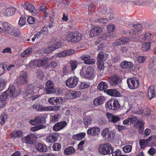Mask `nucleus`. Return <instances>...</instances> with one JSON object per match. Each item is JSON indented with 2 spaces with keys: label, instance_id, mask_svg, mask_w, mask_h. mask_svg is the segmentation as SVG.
Returning <instances> with one entry per match:
<instances>
[{
  "label": "nucleus",
  "instance_id": "b1692460",
  "mask_svg": "<svg viewBox=\"0 0 156 156\" xmlns=\"http://www.w3.org/2000/svg\"><path fill=\"white\" fill-rule=\"evenodd\" d=\"M133 124L136 128L139 129L140 132L142 131L144 129V123L142 119H140L138 120L137 118V120L133 122Z\"/></svg>",
  "mask_w": 156,
  "mask_h": 156
},
{
  "label": "nucleus",
  "instance_id": "1a4fd4ad",
  "mask_svg": "<svg viewBox=\"0 0 156 156\" xmlns=\"http://www.w3.org/2000/svg\"><path fill=\"white\" fill-rule=\"evenodd\" d=\"M4 92L6 93L7 97L8 96L12 99L16 98L18 94L17 90L12 85H10L7 90Z\"/></svg>",
  "mask_w": 156,
  "mask_h": 156
},
{
  "label": "nucleus",
  "instance_id": "6e6552de",
  "mask_svg": "<svg viewBox=\"0 0 156 156\" xmlns=\"http://www.w3.org/2000/svg\"><path fill=\"white\" fill-rule=\"evenodd\" d=\"M127 83L129 88L134 89L138 87L140 84V81L138 78L133 77L127 79Z\"/></svg>",
  "mask_w": 156,
  "mask_h": 156
},
{
  "label": "nucleus",
  "instance_id": "f03ea898",
  "mask_svg": "<svg viewBox=\"0 0 156 156\" xmlns=\"http://www.w3.org/2000/svg\"><path fill=\"white\" fill-rule=\"evenodd\" d=\"M80 74L83 78L87 79H92L94 77V69L90 66L87 67L85 66H83L80 70Z\"/></svg>",
  "mask_w": 156,
  "mask_h": 156
},
{
  "label": "nucleus",
  "instance_id": "f257e3e1",
  "mask_svg": "<svg viewBox=\"0 0 156 156\" xmlns=\"http://www.w3.org/2000/svg\"><path fill=\"white\" fill-rule=\"evenodd\" d=\"M2 26L6 34L16 37L20 36V31L10 24L7 22H4L2 23Z\"/></svg>",
  "mask_w": 156,
  "mask_h": 156
},
{
  "label": "nucleus",
  "instance_id": "7c9ffc66",
  "mask_svg": "<svg viewBox=\"0 0 156 156\" xmlns=\"http://www.w3.org/2000/svg\"><path fill=\"white\" fill-rule=\"evenodd\" d=\"M7 98L5 92H2L0 95V108L5 107L6 104V100Z\"/></svg>",
  "mask_w": 156,
  "mask_h": 156
},
{
  "label": "nucleus",
  "instance_id": "4c0bfd02",
  "mask_svg": "<svg viewBox=\"0 0 156 156\" xmlns=\"http://www.w3.org/2000/svg\"><path fill=\"white\" fill-rule=\"evenodd\" d=\"M32 51L33 49L31 48H28L21 53V56L23 58L27 57L32 53Z\"/></svg>",
  "mask_w": 156,
  "mask_h": 156
},
{
  "label": "nucleus",
  "instance_id": "c85d7f7f",
  "mask_svg": "<svg viewBox=\"0 0 156 156\" xmlns=\"http://www.w3.org/2000/svg\"><path fill=\"white\" fill-rule=\"evenodd\" d=\"M105 98L103 96H101L95 98L93 101L94 105L97 106L100 105L104 103Z\"/></svg>",
  "mask_w": 156,
  "mask_h": 156
},
{
  "label": "nucleus",
  "instance_id": "2eb2a0df",
  "mask_svg": "<svg viewBox=\"0 0 156 156\" xmlns=\"http://www.w3.org/2000/svg\"><path fill=\"white\" fill-rule=\"evenodd\" d=\"M23 7L25 9L27 10L33 15H36L37 13V11L35 9L34 6L29 2L25 3L23 5Z\"/></svg>",
  "mask_w": 156,
  "mask_h": 156
},
{
  "label": "nucleus",
  "instance_id": "3c124183",
  "mask_svg": "<svg viewBox=\"0 0 156 156\" xmlns=\"http://www.w3.org/2000/svg\"><path fill=\"white\" fill-rule=\"evenodd\" d=\"M52 148L54 151H58L60 150L61 148V145L58 143H55L54 144Z\"/></svg>",
  "mask_w": 156,
  "mask_h": 156
},
{
  "label": "nucleus",
  "instance_id": "338daca9",
  "mask_svg": "<svg viewBox=\"0 0 156 156\" xmlns=\"http://www.w3.org/2000/svg\"><path fill=\"white\" fill-rule=\"evenodd\" d=\"M114 27V25L112 24H109L108 26L107 27L108 31V32L110 34H111L112 31H113Z\"/></svg>",
  "mask_w": 156,
  "mask_h": 156
},
{
  "label": "nucleus",
  "instance_id": "6ab92c4d",
  "mask_svg": "<svg viewBox=\"0 0 156 156\" xmlns=\"http://www.w3.org/2000/svg\"><path fill=\"white\" fill-rule=\"evenodd\" d=\"M106 115L108 121L113 123L117 122L120 120V118L118 116L109 112L107 113Z\"/></svg>",
  "mask_w": 156,
  "mask_h": 156
},
{
  "label": "nucleus",
  "instance_id": "f3484780",
  "mask_svg": "<svg viewBox=\"0 0 156 156\" xmlns=\"http://www.w3.org/2000/svg\"><path fill=\"white\" fill-rule=\"evenodd\" d=\"M102 32V29L99 27L94 26L90 30V35L93 37L100 34Z\"/></svg>",
  "mask_w": 156,
  "mask_h": 156
},
{
  "label": "nucleus",
  "instance_id": "423d86ee",
  "mask_svg": "<svg viewBox=\"0 0 156 156\" xmlns=\"http://www.w3.org/2000/svg\"><path fill=\"white\" fill-rule=\"evenodd\" d=\"M106 106L109 109L116 110L119 108L120 105L117 100L111 99L106 103Z\"/></svg>",
  "mask_w": 156,
  "mask_h": 156
},
{
  "label": "nucleus",
  "instance_id": "6e6d98bb",
  "mask_svg": "<svg viewBox=\"0 0 156 156\" xmlns=\"http://www.w3.org/2000/svg\"><path fill=\"white\" fill-rule=\"evenodd\" d=\"M109 129L106 127L102 129L101 132V135L103 137H106L109 132Z\"/></svg>",
  "mask_w": 156,
  "mask_h": 156
},
{
  "label": "nucleus",
  "instance_id": "f704fd0d",
  "mask_svg": "<svg viewBox=\"0 0 156 156\" xmlns=\"http://www.w3.org/2000/svg\"><path fill=\"white\" fill-rule=\"evenodd\" d=\"M149 139H141L139 141V143L141 148H144L147 146H150Z\"/></svg>",
  "mask_w": 156,
  "mask_h": 156
},
{
  "label": "nucleus",
  "instance_id": "603ef678",
  "mask_svg": "<svg viewBox=\"0 0 156 156\" xmlns=\"http://www.w3.org/2000/svg\"><path fill=\"white\" fill-rule=\"evenodd\" d=\"M115 137V132L113 131H110L107 135V138L109 140H113Z\"/></svg>",
  "mask_w": 156,
  "mask_h": 156
},
{
  "label": "nucleus",
  "instance_id": "a878e982",
  "mask_svg": "<svg viewBox=\"0 0 156 156\" xmlns=\"http://www.w3.org/2000/svg\"><path fill=\"white\" fill-rule=\"evenodd\" d=\"M134 29L131 30L129 31V33L130 34H135L140 32V30L143 28V26L140 24L133 25Z\"/></svg>",
  "mask_w": 156,
  "mask_h": 156
},
{
  "label": "nucleus",
  "instance_id": "39448f33",
  "mask_svg": "<svg viewBox=\"0 0 156 156\" xmlns=\"http://www.w3.org/2000/svg\"><path fill=\"white\" fill-rule=\"evenodd\" d=\"M49 61V59L47 57H44L40 59L32 60L30 62V65L31 66H35L39 67L45 65Z\"/></svg>",
  "mask_w": 156,
  "mask_h": 156
},
{
  "label": "nucleus",
  "instance_id": "473e14b6",
  "mask_svg": "<svg viewBox=\"0 0 156 156\" xmlns=\"http://www.w3.org/2000/svg\"><path fill=\"white\" fill-rule=\"evenodd\" d=\"M130 39L126 37H122L120 39H118L114 43L115 46H118L121 44H125L128 42Z\"/></svg>",
  "mask_w": 156,
  "mask_h": 156
},
{
  "label": "nucleus",
  "instance_id": "ddd939ff",
  "mask_svg": "<svg viewBox=\"0 0 156 156\" xmlns=\"http://www.w3.org/2000/svg\"><path fill=\"white\" fill-rule=\"evenodd\" d=\"M59 137L58 133H51L48 135L46 138V141L48 143H53L55 142Z\"/></svg>",
  "mask_w": 156,
  "mask_h": 156
},
{
  "label": "nucleus",
  "instance_id": "412c9836",
  "mask_svg": "<svg viewBox=\"0 0 156 156\" xmlns=\"http://www.w3.org/2000/svg\"><path fill=\"white\" fill-rule=\"evenodd\" d=\"M15 11V9L11 7L3 9L2 12V13L4 16H9L13 15Z\"/></svg>",
  "mask_w": 156,
  "mask_h": 156
},
{
  "label": "nucleus",
  "instance_id": "e2e57ef3",
  "mask_svg": "<svg viewBox=\"0 0 156 156\" xmlns=\"http://www.w3.org/2000/svg\"><path fill=\"white\" fill-rule=\"evenodd\" d=\"M37 119L39 125H41L40 124L42 123L45 120V117L44 115H41L37 117Z\"/></svg>",
  "mask_w": 156,
  "mask_h": 156
},
{
  "label": "nucleus",
  "instance_id": "69168bd1",
  "mask_svg": "<svg viewBox=\"0 0 156 156\" xmlns=\"http://www.w3.org/2000/svg\"><path fill=\"white\" fill-rule=\"evenodd\" d=\"M54 51L57 49L61 47V44L60 42H58L57 43H55L52 44H51Z\"/></svg>",
  "mask_w": 156,
  "mask_h": 156
},
{
  "label": "nucleus",
  "instance_id": "f8f14e48",
  "mask_svg": "<svg viewBox=\"0 0 156 156\" xmlns=\"http://www.w3.org/2000/svg\"><path fill=\"white\" fill-rule=\"evenodd\" d=\"M108 80L111 86L115 87L119 84L121 79L118 76L114 75L109 77Z\"/></svg>",
  "mask_w": 156,
  "mask_h": 156
},
{
  "label": "nucleus",
  "instance_id": "680f3d73",
  "mask_svg": "<svg viewBox=\"0 0 156 156\" xmlns=\"http://www.w3.org/2000/svg\"><path fill=\"white\" fill-rule=\"evenodd\" d=\"M70 64L72 68V70L73 71L76 68L77 65V63L76 61H71Z\"/></svg>",
  "mask_w": 156,
  "mask_h": 156
},
{
  "label": "nucleus",
  "instance_id": "0eeeda50",
  "mask_svg": "<svg viewBox=\"0 0 156 156\" xmlns=\"http://www.w3.org/2000/svg\"><path fill=\"white\" fill-rule=\"evenodd\" d=\"M78 82V78L74 76L68 78L66 81V85L70 88H73L77 86Z\"/></svg>",
  "mask_w": 156,
  "mask_h": 156
},
{
  "label": "nucleus",
  "instance_id": "dca6fc26",
  "mask_svg": "<svg viewBox=\"0 0 156 156\" xmlns=\"http://www.w3.org/2000/svg\"><path fill=\"white\" fill-rule=\"evenodd\" d=\"M75 51L73 49H69L61 51L57 54V57L62 58L67 56H70L74 54Z\"/></svg>",
  "mask_w": 156,
  "mask_h": 156
},
{
  "label": "nucleus",
  "instance_id": "49530a36",
  "mask_svg": "<svg viewBox=\"0 0 156 156\" xmlns=\"http://www.w3.org/2000/svg\"><path fill=\"white\" fill-rule=\"evenodd\" d=\"M150 141V146H156V136H154L148 138Z\"/></svg>",
  "mask_w": 156,
  "mask_h": 156
},
{
  "label": "nucleus",
  "instance_id": "ea45409f",
  "mask_svg": "<svg viewBox=\"0 0 156 156\" xmlns=\"http://www.w3.org/2000/svg\"><path fill=\"white\" fill-rule=\"evenodd\" d=\"M76 151L75 149L72 147H69L65 149L64 151L65 155H69L74 153Z\"/></svg>",
  "mask_w": 156,
  "mask_h": 156
},
{
  "label": "nucleus",
  "instance_id": "a211bd4d",
  "mask_svg": "<svg viewBox=\"0 0 156 156\" xmlns=\"http://www.w3.org/2000/svg\"><path fill=\"white\" fill-rule=\"evenodd\" d=\"M100 131V129L99 127L94 126L89 129L87 130V133L90 136H96L99 134Z\"/></svg>",
  "mask_w": 156,
  "mask_h": 156
},
{
  "label": "nucleus",
  "instance_id": "864d4df0",
  "mask_svg": "<svg viewBox=\"0 0 156 156\" xmlns=\"http://www.w3.org/2000/svg\"><path fill=\"white\" fill-rule=\"evenodd\" d=\"M7 115L6 114H3L1 115L0 118V124L3 125L7 119Z\"/></svg>",
  "mask_w": 156,
  "mask_h": 156
},
{
  "label": "nucleus",
  "instance_id": "c9c22d12",
  "mask_svg": "<svg viewBox=\"0 0 156 156\" xmlns=\"http://www.w3.org/2000/svg\"><path fill=\"white\" fill-rule=\"evenodd\" d=\"M36 148L39 151L42 152H46L48 150L47 147L46 145H43L40 143H39L37 144Z\"/></svg>",
  "mask_w": 156,
  "mask_h": 156
},
{
  "label": "nucleus",
  "instance_id": "58836bf2",
  "mask_svg": "<svg viewBox=\"0 0 156 156\" xmlns=\"http://www.w3.org/2000/svg\"><path fill=\"white\" fill-rule=\"evenodd\" d=\"M133 66L132 62L127 61H123L121 64L120 66L124 69H129Z\"/></svg>",
  "mask_w": 156,
  "mask_h": 156
},
{
  "label": "nucleus",
  "instance_id": "5701e85b",
  "mask_svg": "<svg viewBox=\"0 0 156 156\" xmlns=\"http://www.w3.org/2000/svg\"><path fill=\"white\" fill-rule=\"evenodd\" d=\"M53 82L50 80L48 81L45 87V91L47 94L51 93L54 90Z\"/></svg>",
  "mask_w": 156,
  "mask_h": 156
},
{
  "label": "nucleus",
  "instance_id": "13d9d810",
  "mask_svg": "<svg viewBox=\"0 0 156 156\" xmlns=\"http://www.w3.org/2000/svg\"><path fill=\"white\" fill-rule=\"evenodd\" d=\"M60 107L58 106H47V110L48 111H57L60 109Z\"/></svg>",
  "mask_w": 156,
  "mask_h": 156
},
{
  "label": "nucleus",
  "instance_id": "72a5a7b5",
  "mask_svg": "<svg viewBox=\"0 0 156 156\" xmlns=\"http://www.w3.org/2000/svg\"><path fill=\"white\" fill-rule=\"evenodd\" d=\"M137 120L136 117H131L124 120L122 123L124 125H130Z\"/></svg>",
  "mask_w": 156,
  "mask_h": 156
},
{
  "label": "nucleus",
  "instance_id": "7ed1b4c3",
  "mask_svg": "<svg viewBox=\"0 0 156 156\" xmlns=\"http://www.w3.org/2000/svg\"><path fill=\"white\" fill-rule=\"evenodd\" d=\"M98 151L100 154L105 155L112 153L113 149L109 144L105 143L100 145Z\"/></svg>",
  "mask_w": 156,
  "mask_h": 156
},
{
  "label": "nucleus",
  "instance_id": "de8ad7c7",
  "mask_svg": "<svg viewBox=\"0 0 156 156\" xmlns=\"http://www.w3.org/2000/svg\"><path fill=\"white\" fill-rule=\"evenodd\" d=\"M151 44L149 42L143 43L141 47V49L143 51H147L150 49Z\"/></svg>",
  "mask_w": 156,
  "mask_h": 156
},
{
  "label": "nucleus",
  "instance_id": "8fccbe9b",
  "mask_svg": "<svg viewBox=\"0 0 156 156\" xmlns=\"http://www.w3.org/2000/svg\"><path fill=\"white\" fill-rule=\"evenodd\" d=\"M156 60V57H153L150 59L148 66L149 68H152L155 65Z\"/></svg>",
  "mask_w": 156,
  "mask_h": 156
},
{
  "label": "nucleus",
  "instance_id": "9d476101",
  "mask_svg": "<svg viewBox=\"0 0 156 156\" xmlns=\"http://www.w3.org/2000/svg\"><path fill=\"white\" fill-rule=\"evenodd\" d=\"M37 139V137L35 134H30L26 136L22 137V141L24 143L32 144L35 142Z\"/></svg>",
  "mask_w": 156,
  "mask_h": 156
},
{
  "label": "nucleus",
  "instance_id": "0e129e2a",
  "mask_svg": "<svg viewBox=\"0 0 156 156\" xmlns=\"http://www.w3.org/2000/svg\"><path fill=\"white\" fill-rule=\"evenodd\" d=\"M60 118V115L58 114H56L52 116L51 120L52 122H55L58 121Z\"/></svg>",
  "mask_w": 156,
  "mask_h": 156
},
{
  "label": "nucleus",
  "instance_id": "774afa93",
  "mask_svg": "<svg viewBox=\"0 0 156 156\" xmlns=\"http://www.w3.org/2000/svg\"><path fill=\"white\" fill-rule=\"evenodd\" d=\"M97 65L98 68L100 70H102L104 69V63L102 61L99 60L98 61Z\"/></svg>",
  "mask_w": 156,
  "mask_h": 156
},
{
  "label": "nucleus",
  "instance_id": "bf43d9fd",
  "mask_svg": "<svg viewBox=\"0 0 156 156\" xmlns=\"http://www.w3.org/2000/svg\"><path fill=\"white\" fill-rule=\"evenodd\" d=\"M132 146L130 145H127L124 146L123 148L124 151L126 153H129L131 151Z\"/></svg>",
  "mask_w": 156,
  "mask_h": 156
},
{
  "label": "nucleus",
  "instance_id": "20e7f679",
  "mask_svg": "<svg viewBox=\"0 0 156 156\" xmlns=\"http://www.w3.org/2000/svg\"><path fill=\"white\" fill-rule=\"evenodd\" d=\"M82 38L81 34L79 32L70 33L67 34L66 39L68 41L77 42L80 41Z\"/></svg>",
  "mask_w": 156,
  "mask_h": 156
},
{
  "label": "nucleus",
  "instance_id": "a19ab883",
  "mask_svg": "<svg viewBox=\"0 0 156 156\" xmlns=\"http://www.w3.org/2000/svg\"><path fill=\"white\" fill-rule=\"evenodd\" d=\"M151 2L150 0H138L135 4L139 5H149Z\"/></svg>",
  "mask_w": 156,
  "mask_h": 156
},
{
  "label": "nucleus",
  "instance_id": "09e8293b",
  "mask_svg": "<svg viewBox=\"0 0 156 156\" xmlns=\"http://www.w3.org/2000/svg\"><path fill=\"white\" fill-rule=\"evenodd\" d=\"M44 53L45 54H49L54 51L51 45H50L48 47L43 48Z\"/></svg>",
  "mask_w": 156,
  "mask_h": 156
},
{
  "label": "nucleus",
  "instance_id": "9b49d317",
  "mask_svg": "<svg viewBox=\"0 0 156 156\" xmlns=\"http://www.w3.org/2000/svg\"><path fill=\"white\" fill-rule=\"evenodd\" d=\"M35 86L33 84H30L27 86L24 92V97L27 98L30 97V94H33L36 93V91L35 90Z\"/></svg>",
  "mask_w": 156,
  "mask_h": 156
},
{
  "label": "nucleus",
  "instance_id": "c756f323",
  "mask_svg": "<svg viewBox=\"0 0 156 156\" xmlns=\"http://www.w3.org/2000/svg\"><path fill=\"white\" fill-rule=\"evenodd\" d=\"M23 133L20 130H15L10 134V136L12 138H20L23 136Z\"/></svg>",
  "mask_w": 156,
  "mask_h": 156
},
{
  "label": "nucleus",
  "instance_id": "a18cd8bd",
  "mask_svg": "<svg viewBox=\"0 0 156 156\" xmlns=\"http://www.w3.org/2000/svg\"><path fill=\"white\" fill-rule=\"evenodd\" d=\"M85 133L82 132L74 135L73 138L75 140H81L85 137Z\"/></svg>",
  "mask_w": 156,
  "mask_h": 156
},
{
  "label": "nucleus",
  "instance_id": "bb28decb",
  "mask_svg": "<svg viewBox=\"0 0 156 156\" xmlns=\"http://www.w3.org/2000/svg\"><path fill=\"white\" fill-rule=\"evenodd\" d=\"M153 35L151 33H147L144 35H140L139 37L138 40L140 41L144 42L146 40H149L151 39L153 37Z\"/></svg>",
  "mask_w": 156,
  "mask_h": 156
},
{
  "label": "nucleus",
  "instance_id": "aec40b11",
  "mask_svg": "<svg viewBox=\"0 0 156 156\" xmlns=\"http://www.w3.org/2000/svg\"><path fill=\"white\" fill-rule=\"evenodd\" d=\"M81 60L84 61V63L86 64H93L95 62V60L94 59H91L90 56L88 55H83L80 57Z\"/></svg>",
  "mask_w": 156,
  "mask_h": 156
},
{
  "label": "nucleus",
  "instance_id": "e433bc0d",
  "mask_svg": "<svg viewBox=\"0 0 156 156\" xmlns=\"http://www.w3.org/2000/svg\"><path fill=\"white\" fill-rule=\"evenodd\" d=\"M33 108L38 111H47V106L43 107L38 104H35L33 106Z\"/></svg>",
  "mask_w": 156,
  "mask_h": 156
},
{
  "label": "nucleus",
  "instance_id": "5fc2aeb1",
  "mask_svg": "<svg viewBox=\"0 0 156 156\" xmlns=\"http://www.w3.org/2000/svg\"><path fill=\"white\" fill-rule=\"evenodd\" d=\"M6 81L2 78H0V91L2 90L5 87Z\"/></svg>",
  "mask_w": 156,
  "mask_h": 156
},
{
  "label": "nucleus",
  "instance_id": "4468645a",
  "mask_svg": "<svg viewBox=\"0 0 156 156\" xmlns=\"http://www.w3.org/2000/svg\"><path fill=\"white\" fill-rule=\"evenodd\" d=\"M15 81L16 83L20 84L26 83L27 81V72H25L22 73Z\"/></svg>",
  "mask_w": 156,
  "mask_h": 156
},
{
  "label": "nucleus",
  "instance_id": "37998d69",
  "mask_svg": "<svg viewBox=\"0 0 156 156\" xmlns=\"http://www.w3.org/2000/svg\"><path fill=\"white\" fill-rule=\"evenodd\" d=\"M108 84L102 81L99 83L98 86V88L100 90H102L107 88Z\"/></svg>",
  "mask_w": 156,
  "mask_h": 156
},
{
  "label": "nucleus",
  "instance_id": "4be33fe9",
  "mask_svg": "<svg viewBox=\"0 0 156 156\" xmlns=\"http://www.w3.org/2000/svg\"><path fill=\"white\" fill-rule=\"evenodd\" d=\"M67 125L65 121H61L55 124L53 127V129L55 131H58L65 127Z\"/></svg>",
  "mask_w": 156,
  "mask_h": 156
},
{
  "label": "nucleus",
  "instance_id": "2f4dec72",
  "mask_svg": "<svg viewBox=\"0 0 156 156\" xmlns=\"http://www.w3.org/2000/svg\"><path fill=\"white\" fill-rule=\"evenodd\" d=\"M155 96L154 87L151 85L149 87L147 90V96L150 100Z\"/></svg>",
  "mask_w": 156,
  "mask_h": 156
},
{
  "label": "nucleus",
  "instance_id": "79ce46f5",
  "mask_svg": "<svg viewBox=\"0 0 156 156\" xmlns=\"http://www.w3.org/2000/svg\"><path fill=\"white\" fill-rule=\"evenodd\" d=\"M83 122L85 126H88L90 125L92 122V120L91 118L89 116H84Z\"/></svg>",
  "mask_w": 156,
  "mask_h": 156
},
{
  "label": "nucleus",
  "instance_id": "052dcab7",
  "mask_svg": "<svg viewBox=\"0 0 156 156\" xmlns=\"http://www.w3.org/2000/svg\"><path fill=\"white\" fill-rule=\"evenodd\" d=\"M26 23V19L25 17L21 16L20 17L19 22V24L20 26L24 25Z\"/></svg>",
  "mask_w": 156,
  "mask_h": 156
},
{
  "label": "nucleus",
  "instance_id": "cd10ccee",
  "mask_svg": "<svg viewBox=\"0 0 156 156\" xmlns=\"http://www.w3.org/2000/svg\"><path fill=\"white\" fill-rule=\"evenodd\" d=\"M106 92L108 95L115 97H119L121 96L120 93L115 89H108Z\"/></svg>",
  "mask_w": 156,
  "mask_h": 156
},
{
  "label": "nucleus",
  "instance_id": "393cba45",
  "mask_svg": "<svg viewBox=\"0 0 156 156\" xmlns=\"http://www.w3.org/2000/svg\"><path fill=\"white\" fill-rule=\"evenodd\" d=\"M81 95V93L79 91H70L67 94L68 98L71 99L80 97Z\"/></svg>",
  "mask_w": 156,
  "mask_h": 156
},
{
  "label": "nucleus",
  "instance_id": "4d7b16f0",
  "mask_svg": "<svg viewBox=\"0 0 156 156\" xmlns=\"http://www.w3.org/2000/svg\"><path fill=\"white\" fill-rule=\"evenodd\" d=\"M36 74L37 77L41 79H43L45 76L44 73L41 70H39L37 71Z\"/></svg>",
  "mask_w": 156,
  "mask_h": 156
},
{
  "label": "nucleus",
  "instance_id": "c03bdc74",
  "mask_svg": "<svg viewBox=\"0 0 156 156\" xmlns=\"http://www.w3.org/2000/svg\"><path fill=\"white\" fill-rule=\"evenodd\" d=\"M90 85V83L89 82H81L78 85V87L80 89H83L88 87Z\"/></svg>",
  "mask_w": 156,
  "mask_h": 156
}]
</instances>
